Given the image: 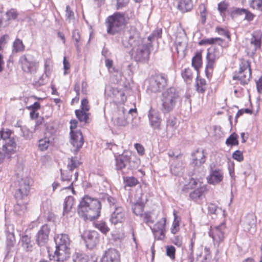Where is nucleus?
<instances>
[{"label":"nucleus","instance_id":"473e14b6","mask_svg":"<svg viewBox=\"0 0 262 262\" xmlns=\"http://www.w3.org/2000/svg\"><path fill=\"white\" fill-rule=\"evenodd\" d=\"M202 53L201 52H198L192 59V66L195 70H198L202 66Z\"/></svg>","mask_w":262,"mask_h":262},{"label":"nucleus","instance_id":"c85d7f7f","mask_svg":"<svg viewBox=\"0 0 262 262\" xmlns=\"http://www.w3.org/2000/svg\"><path fill=\"white\" fill-rule=\"evenodd\" d=\"M178 7L182 12L189 11L193 7L192 0H180Z\"/></svg>","mask_w":262,"mask_h":262},{"label":"nucleus","instance_id":"412c9836","mask_svg":"<svg viewBox=\"0 0 262 262\" xmlns=\"http://www.w3.org/2000/svg\"><path fill=\"white\" fill-rule=\"evenodd\" d=\"M120 254L118 251L114 249H109L105 251L102 258V262H119Z\"/></svg>","mask_w":262,"mask_h":262},{"label":"nucleus","instance_id":"7ed1b4c3","mask_svg":"<svg viewBox=\"0 0 262 262\" xmlns=\"http://www.w3.org/2000/svg\"><path fill=\"white\" fill-rule=\"evenodd\" d=\"M129 17L123 13L115 12L105 20L107 33L115 35L120 32L127 24Z\"/></svg>","mask_w":262,"mask_h":262},{"label":"nucleus","instance_id":"8fccbe9b","mask_svg":"<svg viewBox=\"0 0 262 262\" xmlns=\"http://www.w3.org/2000/svg\"><path fill=\"white\" fill-rule=\"evenodd\" d=\"M143 217L144 222L148 226L152 224L155 220L152 218L151 212H146L142 216Z\"/></svg>","mask_w":262,"mask_h":262},{"label":"nucleus","instance_id":"0eeeda50","mask_svg":"<svg viewBox=\"0 0 262 262\" xmlns=\"http://www.w3.org/2000/svg\"><path fill=\"white\" fill-rule=\"evenodd\" d=\"M167 77L163 74L151 76L148 80L147 90L151 93L160 92L166 85Z\"/></svg>","mask_w":262,"mask_h":262},{"label":"nucleus","instance_id":"3c124183","mask_svg":"<svg viewBox=\"0 0 262 262\" xmlns=\"http://www.w3.org/2000/svg\"><path fill=\"white\" fill-rule=\"evenodd\" d=\"M49 144L50 141L49 139L45 138L44 139L39 140L38 147L41 150H44L47 149Z\"/></svg>","mask_w":262,"mask_h":262},{"label":"nucleus","instance_id":"b1692460","mask_svg":"<svg viewBox=\"0 0 262 262\" xmlns=\"http://www.w3.org/2000/svg\"><path fill=\"white\" fill-rule=\"evenodd\" d=\"M56 247L69 248L70 240L67 234H61L54 238Z\"/></svg>","mask_w":262,"mask_h":262},{"label":"nucleus","instance_id":"cd10ccee","mask_svg":"<svg viewBox=\"0 0 262 262\" xmlns=\"http://www.w3.org/2000/svg\"><path fill=\"white\" fill-rule=\"evenodd\" d=\"M166 225V218H163L155 224L152 228L150 227L153 233L160 232L161 235H164Z\"/></svg>","mask_w":262,"mask_h":262},{"label":"nucleus","instance_id":"5701e85b","mask_svg":"<svg viewBox=\"0 0 262 262\" xmlns=\"http://www.w3.org/2000/svg\"><path fill=\"white\" fill-rule=\"evenodd\" d=\"M256 225V217L253 213L247 214L244 220L243 227L246 231L254 229Z\"/></svg>","mask_w":262,"mask_h":262},{"label":"nucleus","instance_id":"ddd939ff","mask_svg":"<svg viewBox=\"0 0 262 262\" xmlns=\"http://www.w3.org/2000/svg\"><path fill=\"white\" fill-rule=\"evenodd\" d=\"M16 147V144L13 138L8 139L3 146V152H0V163L6 157H10L14 153Z\"/></svg>","mask_w":262,"mask_h":262},{"label":"nucleus","instance_id":"f03ea898","mask_svg":"<svg viewBox=\"0 0 262 262\" xmlns=\"http://www.w3.org/2000/svg\"><path fill=\"white\" fill-rule=\"evenodd\" d=\"M101 209V204L99 200L85 195L78 206L77 212L84 220L91 221L99 216Z\"/></svg>","mask_w":262,"mask_h":262},{"label":"nucleus","instance_id":"2f4dec72","mask_svg":"<svg viewBox=\"0 0 262 262\" xmlns=\"http://www.w3.org/2000/svg\"><path fill=\"white\" fill-rule=\"evenodd\" d=\"M81 164L76 157H72L68 159L67 167L70 171H73L74 169L78 168Z\"/></svg>","mask_w":262,"mask_h":262},{"label":"nucleus","instance_id":"39448f33","mask_svg":"<svg viewBox=\"0 0 262 262\" xmlns=\"http://www.w3.org/2000/svg\"><path fill=\"white\" fill-rule=\"evenodd\" d=\"M31 180L25 177L24 178H18L15 183L16 188L15 192V199L27 200L30 189Z\"/></svg>","mask_w":262,"mask_h":262},{"label":"nucleus","instance_id":"6e6552de","mask_svg":"<svg viewBox=\"0 0 262 262\" xmlns=\"http://www.w3.org/2000/svg\"><path fill=\"white\" fill-rule=\"evenodd\" d=\"M251 75V70L250 62L248 61H244L240 64L238 73L235 75L233 79H238L244 85L247 84L250 80Z\"/></svg>","mask_w":262,"mask_h":262},{"label":"nucleus","instance_id":"a211bd4d","mask_svg":"<svg viewBox=\"0 0 262 262\" xmlns=\"http://www.w3.org/2000/svg\"><path fill=\"white\" fill-rule=\"evenodd\" d=\"M179 155L174 157L170 165V169L172 174L174 176H181L184 170V163L182 161L178 160Z\"/></svg>","mask_w":262,"mask_h":262},{"label":"nucleus","instance_id":"20e7f679","mask_svg":"<svg viewBox=\"0 0 262 262\" xmlns=\"http://www.w3.org/2000/svg\"><path fill=\"white\" fill-rule=\"evenodd\" d=\"M180 95L177 90L171 87L163 92L161 97V111L164 113L171 112L180 100Z\"/></svg>","mask_w":262,"mask_h":262},{"label":"nucleus","instance_id":"37998d69","mask_svg":"<svg viewBox=\"0 0 262 262\" xmlns=\"http://www.w3.org/2000/svg\"><path fill=\"white\" fill-rule=\"evenodd\" d=\"M226 143L231 146L238 145L237 135L235 133L232 134L226 140Z\"/></svg>","mask_w":262,"mask_h":262},{"label":"nucleus","instance_id":"a19ab883","mask_svg":"<svg viewBox=\"0 0 262 262\" xmlns=\"http://www.w3.org/2000/svg\"><path fill=\"white\" fill-rule=\"evenodd\" d=\"M25 46L23 41L20 39H16L13 43V50L15 52L23 51L24 50Z\"/></svg>","mask_w":262,"mask_h":262},{"label":"nucleus","instance_id":"c9c22d12","mask_svg":"<svg viewBox=\"0 0 262 262\" xmlns=\"http://www.w3.org/2000/svg\"><path fill=\"white\" fill-rule=\"evenodd\" d=\"M217 41H220V42L219 43V45L221 46L222 42H223V40L222 38H219V37L210 38L203 39V40H201L199 42V44L200 45H206V44H208V45L213 44Z\"/></svg>","mask_w":262,"mask_h":262},{"label":"nucleus","instance_id":"774afa93","mask_svg":"<svg viewBox=\"0 0 262 262\" xmlns=\"http://www.w3.org/2000/svg\"><path fill=\"white\" fill-rule=\"evenodd\" d=\"M206 254L204 257V259L202 262H210L211 260V256L210 251L206 247L205 248Z\"/></svg>","mask_w":262,"mask_h":262},{"label":"nucleus","instance_id":"aec40b11","mask_svg":"<svg viewBox=\"0 0 262 262\" xmlns=\"http://www.w3.org/2000/svg\"><path fill=\"white\" fill-rule=\"evenodd\" d=\"M125 214V211L123 207L115 206V210L111 215L110 221L115 225L122 223L124 220Z\"/></svg>","mask_w":262,"mask_h":262},{"label":"nucleus","instance_id":"a878e982","mask_svg":"<svg viewBox=\"0 0 262 262\" xmlns=\"http://www.w3.org/2000/svg\"><path fill=\"white\" fill-rule=\"evenodd\" d=\"M16 204L14 206V211L18 215L23 214L27 209V200L16 199Z\"/></svg>","mask_w":262,"mask_h":262},{"label":"nucleus","instance_id":"4468645a","mask_svg":"<svg viewBox=\"0 0 262 262\" xmlns=\"http://www.w3.org/2000/svg\"><path fill=\"white\" fill-rule=\"evenodd\" d=\"M225 228V224H222L219 226L211 229L209 232V235L212 238L214 242L220 243L224 238V230Z\"/></svg>","mask_w":262,"mask_h":262},{"label":"nucleus","instance_id":"1a4fd4ad","mask_svg":"<svg viewBox=\"0 0 262 262\" xmlns=\"http://www.w3.org/2000/svg\"><path fill=\"white\" fill-rule=\"evenodd\" d=\"M19 62L23 70L28 73H34L37 71L39 63L30 55H23L20 57Z\"/></svg>","mask_w":262,"mask_h":262},{"label":"nucleus","instance_id":"a18cd8bd","mask_svg":"<svg viewBox=\"0 0 262 262\" xmlns=\"http://www.w3.org/2000/svg\"><path fill=\"white\" fill-rule=\"evenodd\" d=\"M196 90L199 92L204 93L206 89V80L204 79H200L196 85Z\"/></svg>","mask_w":262,"mask_h":262},{"label":"nucleus","instance_id":"49530a36","mask_svg":"<svg viewBox=\"0 0 262 262\" xmlns=\"http://www.w3.org/2000/svg\"><path fill=\"white\" fill-rule=\"evenodd\" d=\"M95 226L103 234H106L110 230V228L106 223L104 222H100L96 224Z\"/></svg>","mask_w":262,"mask_h":262},{"label":"nucleus","instance_id":"6ab92c4d","mask_svg":"<svg viewBox=\"0 0 262 262\" xmlns=\"http://www.w3.org/2000/svg\"><path fill=\"white\" fill-rule=\"evenodd\" d=\"M148 117L150 125L152 128L158 130L160 129L162 120L158 113L151 108L148 111Z\"/></svg>","mask_w":262,"mask_h":262},{"label":"nucleus","instance_id":"69168bd1","mask_svg":"<svg viewBox=\"0 0 262 262\" xmlns=\"http://www.w3.org/2000/svg\"><path fill=\"white\" fill-rule=\"evenodd\" d=\"M171 240L172 242L178 247H181L182 245V240L181 236H174Z\"/></svg>","mask_w":262,"mask_h":262},{"label":"nucleus","instance_id":"4c0bfd02","mask_svg":"<svg viewBox=\"0 0 262 262\" xmlns=\"http://www.w3.org/2000/svg\"><path fill=\"white\" fill-rule=\"evenodd\" d=\"M16 242L14 234L13 232L8 231L7 234V245L9 248L14 246Z\"/></svg>","mask_w":262,"mask_h":262},{"label":"nucleus","instance_id":"5fc2aeb1","mask_svg":"<svg viewBox=\"0 0 262 262\" xmlns=\"http://www.w3.org/2000/svg\"><path fill=\"white\" fill-rule=\"evenodd\" d=\"M162 34V29H158L154 31L152 34L148 37V40L151 42L155 38H159L161 37Z\"/></svg>","mask_w":262,"mask_h":262},{"label":"nucleus","instance_id":"dca6fc26","mask_svg":"<svg viewBox=\"0 0 262 262\" xmlns=\"http://www.w3.org/2000/svg\"><path fill=\"white\" fill-rule=\"evenodd\" d=\"M82 237L86 245L91 248L95 246L99 242V234L95 231H86Z\"/></svg>","mask_w":262,"mask_h":262},{"label":"nucleus","instance_id":"f704fd0d","mask_svg":"<svg viewBox=\"0 0 262 262\" xmlns=\"http://www.w3.org/2000/svg\"><path fill=\"white\" fill-rule=\"evenodd\" d=\"M144 205L141 203H136L132 206L133 212L137 215L142 216L143 215V209Z\"/></svg>","mask_w":262,"mask_h":262},{"label":"nucleus","instance_id":"bf43d9fd","mask_svg":"<svg viewBox=\"0 0 262 262\" xmlns=\"http://www.w3.org/2000/svg\"><path fill=\"white\" fill-rule=\"evenodd\" d=\"M232 158L238 162H241L244 160L243 152L238 150L233 152Z\"/></svg>","mask_w":262,"mask_h":262},{"label":"nucleus","instance_id":"423d86ee","mask_svg":"<svg viewBox=\"0 0 262 262\" xmlns=\"http://www.w3.org/2000/svg\"><path fill=\"white\" fill-rule=\"evenodd\" d=\"M192 161L190 163V166L194 168L193 175H196L197 172L201 173V176H204V171L202 166V164L206 161V157L204 155V149L202 148L197 149L191 154Z\"/></svg>","mask_w":262,"mask_h":262},{"label":"nucleus","instance_id":"e433bc0d","mask_svg":"<svg viewBox=\"0 0 262 262\" xmlns=\"http://www.w3.org/2000/svg\"><path fill=\"white\" fill-rule=\"evenodd\" d=\"M72 39L75 41V46L77 50H79L80 45L79 42L80 41V35L78 30L75 29L72 32Z\"/></svg>","mask_w":262,"mask_h":262},{"label":"nucleus","instance_id":"9b49d317","mask_svg":"<svg viewBox=\"0 0 262 262\" xmlns=\"http://www.w3.org/2000/svg\"><path fill=\"white\" fill-rule=\"evenodd\" d=\"M220 55L221 53L216 49H214L213 51H208L206 57L207 63L205 69V73L207 78L211 77L215 61Z\"/></svg>","mask_w":262,"mask_h":262},{"label":"nucleus","instance_id":"6e6d98bb","mask_svg":"<svg viewBox=\"0 0 262 262\" xmlns=\"http://www.w3.org/2000/svg\"><path fill=\"white\" fill-rule=\"evenodd\" d=\"M246 12V9L244 8H233L231 12V15L232 17H235L237 15H242L244 14Z\"/></svg>","mask_w":262,"mask_h":262},{"label":"nucleus","instance_id":"4d7b16f0","mask_svg":"<svg viewBox=\"0 0 262 262\" xmlns=\"http://www.w3.org/2000/svg\"><path fill=\"white\" fill-rule=\"evenodd\" d=\"M215 30L220 35L225 36L229 40H230V33L225 29L217 27L216 28Z\"/></svg>","mask_w":262,"mask_h":262},{"label":"nucleus","instance_id":"bb28decb","mask_svg":"<svg viewBox=\"0 0 262 262\" xmlns=\"http://www.w3.org/2000/svg\"><path fill=\"white\" fill-rule=\"evenodd\" d=\"M177 119L174 116H169L167 120L166 123V132L167 135L169 132H171V134H173V132L177 128Z\"/></svg>","mask_w":262,"mask_h":262},{"label":"nucleus","instance_id":"7c9ffc66","mask_svg":"<svg viewBox=\"0 0 262 262\" xmlns=\"http://www.w3.org/2000/svg\"><path fill=\"white\" fill-rule=\"evenodd\" d=\"M206 191L207 188L206 186H201L199 188L191 192L189 194V196L192 200H196L200 198Z\"/></svg>","mask_w":262,"mask_h":262},{"label":"nucleus","instance_id":"9d476101","mask_svg":"<svg viewBox=\"0 0 262 262\" xmlns=\"http://www.w3.org/2000/svg\"><path fill=\"white\" fill-rule=\"evenodd\" d=\"M127 110L124 106H120L115 111L112 117V121L115 125L118 126H126L128 121L126 117Z\"/></svg>","mask_w":262,"mask_h":262},{"label":"nucleus","instance_id":"f8f14e48","mask_svg":"<svg viewBox=\"0 0 262 262\" xmlns=\"http://www.w3.org/2000/svg\"><path fill=\"white\" fill-rule=\"evenodd\" d=\"M51 260L58 262H63L70 257V249L69 248L56 247L54 254L49 253Z\"/></svg>","mask_w":262,"mask_h":262},{"label":"nucleus","instance_id":"393cba45","mask_svg":"<svg viewBox=\"0 0 262 262\" xmlns=\"http://www.w3.org/2000/svg\"><path fill=\"white\" fill-rule=\"evenodd\" d=\"M130 158L126 155H120L116 158V168L121 170L129 162Z\"/></svg>","mask_w":262,"mask_h":262},{"label":"nucleus","instance_id":"72a5a7b5","mask_svg":"<svg viewBox=\"0 0 262 262\" xmlns=\"http://www.w3.org/2000/svg\"><path fill=\"white\" fill-rule=\"evenodd\" d=\"M75 114L77 118L80 122H84L85 123L88 122L90 113H88L86 112L83 111L78 110L75 111Z\"/></svg>","mask_w":262,"mask_h":262},{"label":"nucleus","instance_id":"79ce46f5","mask_svg":"<svg viewBox=\"0 0 262 262\" xmlns=\"http://www.w3.org/2000/svg\"><path fill=\"white\" fill-rule=\"evenodd\" d=\"M193 246H194V241H193V238L191 239V242L190 245H189L188 249L187 250L188 252V262H193L194 257H193Z\"/></svg>","mask_w":262,"mask_h":262},{"label":"nucleus","instance_id":"0e129e2a","mask_svg":"<svg viewBox=\"0 0 262 262\" xmlns=\"http://www.w3.org/2000/svg\"><path fill=\"white\" fill-rule=\"evenodd\" d=\"M90 110V105H89L88 100L84 98L81 101V110L85 112L89 111Z\"/></svg>","mask_w":262,"mask_h":262},{"label":"nucleus","instance_id":"13d9d810","mask_svg":"<svg viewBox=\"0 0 262 262\" xmlns=\"http://www.w3.org/2000/svg\"><path fill=\"white\" fill-rule=\"evenodd\" d=\"M175 252L176 249L172 246H167L166 248V253L167 255L169 256L172 259H174L175 258Z\"/></svg>","mask_w":262,"mask_h":262},{"label":"nucleus","instance_id":"338daca9","mask_svg":"<svg viewBox=\"0 0 262 262\" xmlns=\"http://www.w3.org/2000/svg\"><path fill=\"white\" fill-rule=\"evenodd\" d=\"M11 133L10 131H6L4 132L3 130L0 131L1 138L4 140H7L8 139H10Z\"/></svg>","mask_w":262,"mask_h":262},{"label":"nucleus","instance_id":"ea45409f","mask_svg":"<svg viewBox=\"0 0 262 262\" xmlns=\"http://www.w3.org/2000/svg\"><path fill=\"white\" fill-rule=\"evenodd\" d=\"M74 262H87V256L81 253H75L73 256Z\"/></svg>","mask_w":262,"mask_h":262},{"label":"nucleus","instance_id":"4be33fe9","mask_svg":"<svg viewBox=\"0 0 262 262\" xmlns=\"http://www.w3.org/2000/svg\"><path fill=\"white\" fill-rule=\"evenodd\" d=\"M223 173L220 169H211L209 176L207 178V182L210 184H215L223 180Z\"/></svg>","mask_w":262,"mask_h":262},{"label":"nucleus","instance_id":"09e8293b","mask_svg":"<svg viewBox=\"0 0 262 262\" xmlns=\"http://www.w3.org/2000/svg\"><path fill=\"white\" fill-rule=\"evenodd\" d=\"M61 178L62 180V182L63 183L64 182H68L69 183L71 182L72 180V171L62 172L61 170Z\"/></svg>","mask_w":262,"mask_h":262},{"label":"nucleus","instance_id":"f3484780","mask_svg":"<svg viewBox=\"0 0 262 262\" xmlns=\"http://www.w3.org/2000/svg\"><path fill=\"white\" fill-rule=\"evenodd\" d=\"M71 144L75 148L74 150H78L83 145V138L80 130L70 132Z\"/></svg>","mask_w":262,"mask_h":262},{"label":"nucleus","instance_id":"58836bf2","mask_svg":"<svg viewBox=\"0 0 262 262\" xmlns=\"http://www.w3.org/2000/svg\"><path fill=\"white\" fill-rule=\"evenodd\" d=\"M21 244L23 247L27 250L30 251L32 248L30 237L28 235L23 236L21 238Z\"/></svg>","mask_w":262,"mask_h":262},{"label":"nucleus","instance_id":"c03bdc74","mask_svg":"<svg viewBox=\"0 0 262 262\" xmlns=\"http://www.w3.org/2000/svg\"><path fill=\"white\" fill-rule=\"evenodd\" d=\"M181 74L185 81L191 80L192 79V70L189 68L182 71Z\"/></svg>","mask_w":262,"mask_h":262},{"label":"nucleus","instance_id":"864d4df0","mask_svg":"<svg viewBox=\"0 0 262 262\" xmlns=\"http://www.w3.org/2000/svg\"><path fill=\"white\" fill-rule=\"evenodd\" d=\"M66 16L67 17V20L69 22L74 19V12L71 10V7L69 5L67 6L66 7Z\"/></svg>","mask_w":262,"mask_h":262},{"label":"nucleus","instance_id":"680f3d73","mask_svg":"<svg viewBox=\"0 0 262 262\" xmlns=\"http://www.w3.org/2000/svg\"><path fill=\"white\" fill-rule=\"evenodd\" d=\"M251 6L254 9L260 10L262 6V0H252L251 3Z\"/></svg>","mask_w":262,"mask_h":262},{"label":"nucleus","instance_id":"603ef678","mask_svg":"<svg viewBox=\"0 0 262 262\" xmlns=\"http://www.w3.org/2000/svg\"><path fill=\"white\" fill-rule=\"evenodd\" d=\"M250 44L251 46H253V50L256 51L257 48L260 47V39L253 35L251 39Z\"/></svg>","mask_w":262,"mask_h":262},{"label":"nucleus","instance_id":"2eb2a0df","mask_svg":"<svg viewBox=\"0 0 262 262\" xmlns=\"http://www.w3.org/2000/svg\"><path fill=\"white\" fill-rule=\"evenodd\" d=\"M50 231V228L47 225H43L41 227L37 234L36 239V242L39 246H43L47 243Z\"/></svg>","mask_w":262,"mask_h":262},{"label":"nucleus","instance_id":"de8ad7c7","mask_svg":"<svg viewBox=\"0 0 262 262\" xmlns=\"http://www.w3.org/2000/svg\"><path fill=\"white\" fill-rule=\"evenodd\" d=\"M124 181L126 184V186L133 187L136 186L138 182V180L134 177H124Z\"/></svg>","mask_w":262,"mask_h":262},{"label":"nucleus","instance_id":"052dcab7","mask_svg":"<svg viewBox=\"0 0 262 262\" xmlns=\"http://www.w3.org/2000/svg\"><path fill=\"white\" fill-rule=\"evenodd\" d=\"M129 3V0H117L116 9L119 10L125 7Z\"/></svg>","mask_w":262,"mask_h":262},{"label":"nucleus","instance_id":"c756f323","mask_svg":"<svg viewBox=\"0 0 262 262\" xmlns=\"http://www.w3.org/2000/svg\"><path fill=\"white\" fill-rule=\"evenodd\" d=\"M74 203V199L72 196H68L66 198L63 203V215L69 213Z\"/></svg>","mask_w":262,"mask_h":262},{"label":"nucleus","instance_id":"f257e3e1","mask_svg":"<svg viewBox=\"0 0 262 262\" xmlns=\"http://www.w3.org/2000/svg\"><path fill=\"white\" fill-rule=\"evenodd\" d=\"M121 42L125 48H132L133 55L137 61L144 62L148 60L151 43H144L135 27H130L129 30L123 32Z\"/></svg>","mask_w":262,"mask_h":262},{"label":"nucleus","instance_id":"e2e57ef3","mask_svg":"<svg viewBox=\"0 0 262 262\" xmlns=\"http://www.w3.org/2000/svg\"><path fill=\"white\" fill-rule=\"evenodd\" d=\"M228 5L225 2H221L218 4V10L221 14H224L227 9Z\"/></svg>","mask_w":262,"mask_h":262}]
</instances>
